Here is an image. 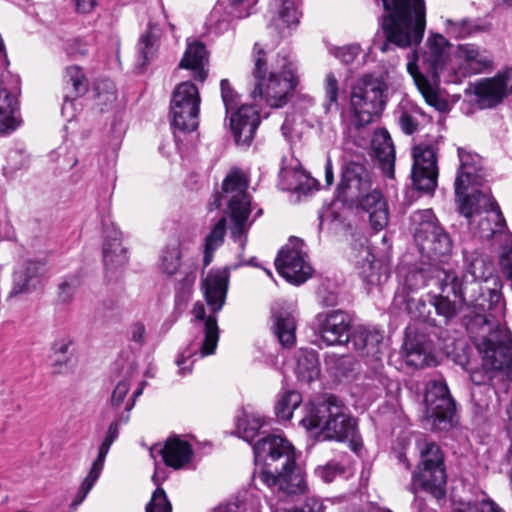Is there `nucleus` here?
I'll return each mask as SVG.
<instances>
[{"label":"nucleus","mask_w":512,"mask_h":512,"mask_svg":"<svg viewBox=\"0 0 512 512\" xmlns=\"http://www.w3.org/2000/svg\"><path fill=\"white\" fill-rule=\"evenodd\" d=\"M254 460L258 472L253 481L268 487H276L287 496L304 494L307 484L302 472L295 466V452L292 444L282 435L271 434L253 446Z\"/></svg>","instance_id":"1"},{"label":"nucleus","mask_w":512,"mask_h":512,"mask_svg":"<svg viewBox=\"0 0 512 512\" xmlns=\"http://www.w3.org/2000/svg\"><path fill=\"white\" fill-rule=\"evenodd\" d=\"M480 326L475 338L476 348L481 355V368L470 372L471 381L476 385L490 384L512 378V335L499 324L490 323L487 316H477L470 329Z\"/></svg>","instance_id":"2"},{"label":"nucleus","mask_w":512,"mask_h":512,"mask_svg":"<svg viewBox=\"0 0 512 512\" xmlns=\"http://www.w3.org/2000/svg\"><path fill=\"white\" fill-rule=\"evenodd\" d=\"M252 60V98L255 101L259 98L272 108L285 106L298 83L293 63L286 55L278 54L269 64L267 52L260 43L253 47Z\"/></svg>","instance_id":"3"},{"label":"nucleus","mask_w":512,"mask_h":512,"mask_svg":"<svg viewBox=\"0 0 512 512\" xmlns=\"http://www.w3.org/2000/svg\"><path fill=\"white\" fill-rule=\"evenodd\" d=\"M337 192L344 201L358 205L368 214L374 231H381L387 226V202L374 187L371 174L362 163L350 161L343 166Z\"/></svg>","instance_id":"4"},{"label":"nucleus","mask_w":512,"mask_h":512,"mask_svg":"<svg viewBox=\"0 0 512 512\" xmlns=\"http://www.w3.org/2000/svg\"><path fill=\"white\" fill-rule=\"evenodd\" d=\"M435 277L439 284V294H428V301L434 307L436 314L444 319L445 322L455 318L463 307L472 305L477 316H483L480 312L499 309L502 311L503 304L501 294L495 289H489L488 298L481 294L479 296L469 294L463 289V283H459L457 273L452 270H435ZM490 323H492V314H485Z\"/></svg>","instance_id":"5"},{"label":"nucleus","mask_w":512,"mask_h":512,"mask_svg":"<svg viewBox=\"0 0 512 512\" xmlns=\"http://www.w3.org/2000/svg\"><path fill=\"white\" fill-rule=\"evenodd\" d=\"M382 3L386 41L379 45V49L385 53L391 44L400 48L417 46L426 26L424 0H382Z\"/></svg>","instance_id":"6"},{"label":"nucleus","mask_w":512,"mask_h":512,"mask_svg":"<svg viewBox=\"0 0 512 512\" xmlns=\"http://www.w3.org/2000/svg\"><path fill=\"white\" fill-rule=\"evenodd\" d=\"M301 424L307 430H318L323 439L343 441L350 439L352 449L358 453L361 443L355 441L356 422L334 396H327L307 407Z\"/></svg>","instance_id":"7"},{"label":"nucleus","mask_w":512,"mask_h":512,"mask_svg":"<svg viewBox=\"0 0 512 512\" xmlns=\"http://www.w3.org/2000/svg\"><path fill=\"white\" fill-rule=\"evenodd\" d=\"M448 42L440 34H432L427 39V48L421 57L422 67L431 74L433 79L440 76L446 66ZM407 71L412 76L413 81L421 93L426 103L434 107L437 111L444 112L448 109L447 101L442 97L439 86L435 80L430 81L415 62V53L413 59L407 63Z\"/></svg>","instance_id":"8"},{"label":"nucleus","mask_w":512,"mask_h":512,"mask_svg":"<svg viewBox=\"0 0 512 512\" xmlns=\"http://www.w3.org/2000/svg\"><path fill=\"white\" fill-rule=\"evenodd\" d=\"M248 179L240 170H232L223 180L222 193L216 196L214 208H219L220 200L227 201L230 218V232L234 241L241 247L246 243V234L253 221L249 219L251 214V199L247 193Z\"/></svg>","instance_id":"9"},{"label":"nucleus","mask_w":512,"mask_h":512,"mask_svg":"<svg viewBox=\"0 0 512 512\" xmlns=\"http://www.w3.org/2000/svg\"><path fill=\"white\" fill-rule=\"evenodd\" d=\"M459 212L468 220L473 234L482 239H491L502 233L506 222L496 201L487 193L475 191L460 199Z\"/></svg>","instance_id":"10"},{"label":"nucleus","mask_w":512,"mask_h":512,"mask_svg":"<svg viewBox=\"0 0 512 512\" xmlns=\"http://www.w3.org/2000/svg\"><path fill=\"white\" fill-rule=\"evenodd\" d=\"M388 86L380 77L365 75L353 85L350 110L358 128L372 123L384 110Z\"/></svg>","instance_id":"11"},{"label":"nucleus","mask_w":512,"mask_h":512,"mask_svg":"<svg viewBox=\"0 0 512 512\" xmlns=\"http://www.w3.org/2000/svg\"><path fill=\"white\" fill-rule=\"evenodd\" d=\"M418 447L421 462L418 471L412 476L413 490L416 492L421 488L435 497H441L446 485L443 453L434 442L422 441L418 443Z\"/></svg>","instance_id":"12"},{"label":"nucleus","mask_w":512,"mask_h":512,"mask_svg":"<svg viewBox=\"0 0 512 512\" xmlns=\"http://www.w3.org/2000/svg\"><path fill=\"white\" fill-rule=\"evenodd\" d=\"M415 225L414 238L421 254L429 259L446 256L452 249L448 234L438 224L430 209L417 211L412 217Z\"/></svg>","instance_id":"13"},{"label":"nucleus","mask_w":512,"mask_h":512,"mask_svg":"<svg viewBox=\"0 0 512 512\" xmlns=\"http://www.w3.org/2000/svg\"><path fill=\"white\" fill-rule=\"evenodd\" d=\"M201 98L198 88L185 81L176 86L171 100L172 126L183 132L194 131L199 124Z\"/></svg>","instance_id":"14"},{"label":"nucleus","mask_w":512,"mask_h":512,"mask_svg":"<svg viewBox=\"0 0 512 512\" xmlns=\"http://www.w3.org/2000/svg\"><path fill=\"white\" fill-rule=\"evenodd\" d=\"M424 402L427 417L432 420L434 427L446 429L450 426L455 412V403L442 378L427 383Z\"/></svg>","instance_id":"15"},{"label":"nucleus","mask_w":512,"mask_h":512,"mask_svg":"<svg viewBox=\"0 0 512 512\" xmlns=\"http://www.w3.org/2000/svg\"><path fill=\"white\" fill-rule=\"evenodd\" d=\"M303 242L298 238H292L280 250L275 260L277 271L288 282L301 284L312 274V267L306 261V255L302 251Z\"/></svg>","instance_id":"16"},{"label":"nucleus","mask_w":512,"mask_h":512,"mask_svg":"<svg viewBox=\"0 0 512 512\" xmlns=\"http://www.w3.org/2000/svg\"><path fill=\"white\" fill-rule=\"evenodd\" d=\"M437 148L434 144L420 143L413 149L412 180L420 191H433L437 184Z\"/></svg>","instance_id":"17"},{"label":"nucleus","mask_w":512,"mask_h":512,"mask_svg":"<svg viewBox=\"0 0 512 512\" xmlns=\"http://www.w3.org/2000/svg\"><path fill=\"white\" fill-rule=\"evenodd\" d=\"M315 329L327 346L343 345L351 337V319L342 310L321 312L315 316Z\"/></svg>","instance_id":"18"},{"label":"nucleus","mask_w":512,"mask_h":512,"mask_svg":"<svg viewBox=\"0 0 512 512\" xmlns=\"http://www.w3.org/2000/svg\"><path fill=\"white\" fill-rule=\"evenodd\" d=\"M465 259V274L462 279L459 278V283H463V289L469 294L479 296L484 294L483 287L480 282H487L493 277L494 266L492 261L477 251L464 253ZM490 288L487 289L489 291Z\"/></svg>","instance_id":"19"},{"label":"nucleus","mask_w":512,"mask_h":512,"mask_svg":"<svg viewBox=\"0 0 512 512\" xmlns=\"http://www.w3.org/2000/svg\"><path fill=\"white\" fill-rule=\"evenodd\" d=\"M455 61V66L451 70L460 77L480 74L491 68L493 64L490 52L472 43L458 46L455 53Z\"/></svg>","instance_id":"20"},{"label":"nucleus","mask_w":512,"mask_h":512,"mask_svg":"<svg viewBox=\"0 0 512 512\" xmlns=\"http://www.w3.org/2000/svg\"><path fill=\"white\" fill-rule=\"evenodd\" d=\"M459 168L455 179V194L458 202L464 196L469 187L482 184L484 169L481 157L464 148H458Z\"/></svg>","instance_id":"21"},{"label":"nucleus","mask_w":512,"mask_h":512,"mask_svg":"<svg viewBox=\"0 0 512 512\" xmlns=\"http://www.w3.org/2000/svg\"><path fill=\"white\" fill-rule=\"evenodd\" d=\"M229 284L226 268L211 269L201 280V290L212 312H219L225 304Z\"/></svg>","instance_id":"22"},{"label":"nucleus","mask_w":512,"mask_h":512,"mask_svg":"<svg viewBox=\"0 0 512 512\" xmlns=\"http://www.w3.org/2000/svg\"><path fill=\"white\" fill-rule=\"evenodd\" d=\"M46 272V263L42 260H27L19 265L13 274V286L10 296L31 293L36 290Z\"/></svg>","instance_id":"23"},{"label":"nucleus","mask_w":512,"mask_h":512,"mask_svg":"<svg viewBox=\"0 0 512 512\" xmlns=\"http://www.w3.org/2000/svg\"><path fill=\"white\" fill-rule=\"evenodd\" d=\"M510 72H504L492 78L484 79L475 85L474 91L481 108H492L508 95Z\"/></svg>","instance_id":"24"},{"label":"nucleus","mask_w":512,"mask_h":512,"mask_svg":"<svg viewBox=\"0 0 512 512\" xmlns=\"http://www.w3.org/2000/svg\"><path fill=\"white\" fill-rule=\"evenodd\" d=\"M260 123L258 111L250 105H242L230 119L234 139L239 146L250 145Z\"/></svg>","instance_id":"25"},{"label":"nucleus","mask_w":512,"mask_h":512,"mask_svg":"<svg viewBox=\"0 0 512 512\" xmlns=\"http://www.w3.org/2000/svg\"><path fill=\"white\" fill-rule=\"evenodd\" d=\"M435 270H441L437 267H428V268H422V269H413L408 271L404 278L403 282V289L398 290L395 295V302L398 305L405 304L406 308L411 311L412 306L414 304V299L410 298L408 295L405 294L404 290H407L408 292H414L419 290L420 288L424 286H431L436 285L439 286L437 283V279L435 277Z\"/></svg>","instance_id":"26"},{"label":"nucleus","mask_w":512,"mask_h":512,"mask_svg":"<svg viewBox=\"0 0 512 512\" xmlns=\"http://www.w3.org/2000/svg\"><path fill=\"white\" fill-rule=\"evenodd\" d=\"M103 260L107 270L121 268L128 261L127 250L122 245V232L114 224L105 229Z\"/></svg>","instance_id":"27"},{"label":"nucleus","mask_w":512,"mask_h":512,"mask_svg":"<svg viewBox=\"0 0 512 512\" xmlns=\"http://www.w3.org/2000/svg\"><path fill=\"white\" fill-rule=\"evenodd\" d=\"M271 11L273 13L271 25L281 37L290 35L299 24L298 0H274Z\"/></svg>","instance_id":"28"},{"label":"nucleus","mask_w":512,"mask_h":512,"mask_svg":"<svg viewBox=\"0 0 512 512\" xmlns=\"http://www.w3.org/2000/svg\"><path fill=\"white\" fill-rule=\"evenodd\" d=\"M209 52L198 40H188L187 48L179 63L182 69L191 70L195 80L204 82L208 76Z\"/></svg>","instance_id":"29"},{"label":"nucleus","mask_w":512,"mask_h":512,"mask_svg":"<svg viewBox=\"0 0 512 512\" xmlns=\"http://www.w3.org/2000/svg\"><path fill=\"white\" fill-rule=\"evenodd\" d=\"M274 333L284 347H291L296 340V309L292 305L273 312Z\"/></svg>","instance_id":"30"},{"label":"nucleus","mask_w":512,"mask_h":512,"mask_svg":"<svg viewBox=\"0 0 512 512\" xmlns=\"http://www.w3.org/2000/svg\"><path fill=\"white\" fill-rule=\"evenodd\" d=\"M160 453L167 466L181 469L190 463L193 449L186 440L175 436L167 439Z\"/></svg>","instance_id":"31"},{"label":"nucleus","mask_w":512,"mask_h":512,"mask_svg":"<svg viewBox=\"0 0 512 512\" xmlns=\"http://www.w3.org/2000/svg\"><path fill=\"white\" fill-rule=\"evenodd\" d=\"M372 149L382 171L389 178L394 177L395 149L392 139L386 130L375 132Z\"/></svg>","instance_id":"32"},{"label":"nucleus","mask_w":512,"mask_h":512,"mask_svg":"<svg viewBox=\"0 0 512 512\" xmlns=\"http://www.w3.org/2000/svg\"><path fill=\"white\" fill-rule=\"evenodd\" d=\"M357 258L359 273L363 280L371 285L380 284L382 277L380 273L381 264L375 261L370 248L361 243Z\"/></svg>","instance_id":"33"},{"label":"nucleus","mask_w":512,"mask_h":512,"mask_svg":"<svg viewBox=\"0 0 512 512\" xmlns=\"http://www.w3.org/2000/svg\"><path fill=\"white\" fill-rule=\"evenodd\" d=\"M295 372L300 381L310 383L320 374L317 353L313 350L300 349L297 356Z\"/></svg>","instance_id":"34"},{"label":"nucleus","mask_w":512,"mask_h":512,"mask_svg":"<svg viewBox=\"0 0 512 512\" xmlns=\"http://www.w3.org/2000/svg\"><path fill=\"white\" fill-rule=\"evenodd\" d=\"M356 350L364 355H376L380 351L383 336L379 331L358 328L350 337Z\"/></svg>","instance_id":"35"},{"label":"nucleus","mask_w":512,"mask_h":512,"mask_svg":"<svg viewBox=\"0 0 512 512\" xmlns=\"http://www.w3.org/2000/svg\"><path fill=\"white\" fill-rule=\"evenodd\" d=\"M65 79L67 85L72 87L73 92L66 95L62 107V113L65 115L67 110L72 107V100L85 94L88 90V81L78 66H69L66 68Z\"/></svg>","instance_id":"36"},{"label":"nucleus","mask_w":512,"mask_h":512,"mask_svg":"<svg viewBox=\"0 0 512 512\" xmlns=\"http://www.w3.org/2000/svg\"><path fill=\"white\" fill-rule=\"evenodd\" d=\"M159 36L156 30L149 28L140 36L137 46V64L144 68L156 56Z\"/></svg>","instance_id":"37"},{"label":"nucleus","mask_w":512,"mask_h":512,"mask_svg":"<svg viewBox=\"0 0 512 512\" xmlns=\"http://www.w3.org/2000/svg\"><path fill=\"white\" fill-rule=\"evenodd\" d=\"M267 424L266 418L258 412L244 413L236 423V434L239 438L251 442L259 430Z\"/></svg>","instance_id":"38"},{"label":"nucleus","mask_w":512,"mask_h":512,"mask_svg":"<svg viewBox=\"0 0 512 512\" xmlns=\"http://www.w3.org/2000/svg\"><path fill=\"white\" fill-rule=\"evenodd\" d=\"M19 80L10 73L0 75V107L18 108Z\"/></svg>","instance_id":"39"},{"label":"nucleus","mask_w":512,"mask_h":512,"mask_svg":"<svg viewBox=\"0 0 512 512\" xmlns=\"http://www.w3.org/2000/svg\"><path fill=\"white\" fill-rule=\"evenodd\" d=\"M226 233V218H220L217 223L212 227L209 234L204 240V266H208L213 259L214 252L223 244Z\"/></svg>","instance_id":"40"},{"label":"nucleus","mask_w":512,"mask_h":512,"mask_svg":"<svg viewBox=\"0 0 512 512\" xmlns=\"http://www.w3.org/2000/svg\"><path fill=\"white\" fill-rule=\"evenodd\" d=\"M302 403V396L299 392L288 390L281 393L275 404V413L282 421L290 420L293 412Z\"/></svg>","instance_id":"41"},{"label":"nucleus","mask_w":512,"mask_h":512,"mask_svg":"<svg viewBox=\"0 0 512 512\" xmlns=\"http://www.w3.org/2000/svg\"><path fill=\"white\" fill-rule=\"evenodd\" d=\"M404 360L407 365L423 368L431 365L433 358L427 350L417 341L408 340L404 344Z\"/></svg>","instance_id":"42"},{"label":"nucleus","mask_w":512,"mask_h":512,"mask_svg":"<svg viewBox=\"0 0 512 512\" xmlns=\"http://www.w3.org/2000/svg\"><path fill=\"white\" fill-rule=\"evenodd\" d=\"M204 328L205 336L200 347L201 357L213 354L215 352L219 340L217 320L214 316H209L206 319Z\"/></svg>","instance_id":"43"},{"label":"nucleus","mask_w":512,"mask_h":512,"mask_svg":"<svg viewBox=\"0 0 512 512\" xmlns=\"http://www.w3.org/2000/svg\"><path fill=\"white\" fill-rule=\"evenodd\" d=\"M325 365L332 374L341 377L353 371L356 363L351 356L329 354L325 358Z\"/></svg>","instance_id":"44"},{"label":"nucleus","mask_w":512,"mask_h":512,"mask_svg":"<svg viewBox=\"0 0 512 512\" xmlns=\"http://www.w3.org/2000/svg\"><path fill=\"white\" fill-rule=\"evenodd\" d=\"M477 31V25L467 18L458 20L447 19L445 22V32L451 38L463 39Z\"/></svg>","instance_id":"45"},{"label":"nucleus","mask_w":512,"mask_h":512,"mask_svg":"<svg viewBox=\"0 0 512 512\" xmlns=\"http://www.w3.org/2000/svg\"><path fill=\"white\" fill-rule=\"evenodd\" d=\"M72 346L73 341L69 337H62L56 339L52 343V355L54 358V363L61 370L63 367H66L72 358Z\"/></svg>","instance_id":"46"},{"label":"nucleus","mask_w":512,"mask_h":512,"mask_svg":"<svg viewBox=\"0 0 512 512\" xmlns=\"http://www.w3.org/2000/svg\"><path fill=\"white\" fill-rule=\"evenodd\" d=\"M324 102L323 107L326 112H330L333 108H338L339 83L333 73H328L324 79Z\"/></svg>","instance_id":"47"},{"label":"nucleus","mask_w":512,"mask_h":512,"mask_svg":"<svg viewBox=\"0 0 512 512\" xmlns=\"http://www.w3.org/2000/svg\"><path fill=\"white\" fill-rule=\"evenodd\" d=\"M256 2L257 0H222L221 5H226L225 9L230 17L242 19L250 15Z\"/></svg>","instance_id":"48"},{"label":"nucleus","mask_w":512,"mask_h":512,"mask_svg":"<svg viewBox=\"0 0 512 512\" xmlns=\"http://www.w3.org/2000/svg\"><path fill=\"white\" fill-rule=\"evenodd\" d=\"M195 280L196 273L189 272L186 273L185 276L178 283L175 296V301L178 306L186 305V303L188 302L193 291Z\"/></svg>","instance_id":"49"},{"label":"nucleus","mask_w":512,"mask_h":512,"mask_svg":"<svg viewBox=\"0 0 512 512\" xmlns=\"http://www.w3.org/2000/svg\"><path fill=\"white\" fill-rule=\"evenodd\" d=\"M21 124L18 108L4 109L0 107V133L7 134L16 130Z\"/></svg>","instance_id":"50"},{"label":"nucleus","mask_w":512,"mask_h":512,"mask_svg":"<svg viewBox=\"0 0 512 512\" xmlns=\"http://www.w3.org/2000/svg\"><path fill=\"white\" fill-rule=\"evenodd\" d=\"M181 253L177 247L167 248L162 256L160 267L163 272L173 275L180 267Z\"/></svg>","instance_id":"51"},{"label":"nucleus","mask_w":512,"mask_h":512,"mask_svg":"<svg viewBox=\"0 0 512 512\" xmlns=\"http://www.w3.org/2000/svg\"><path fill=\"white\" fill-rule=\"evenodd\" d=\"M146 512H172L171 503L162 488L154 491L150 502L146 505Z\"/></svg>","instance_id":"52"},{"label":"nucleus","mask_w":512,"mask_h":512,"mask_svg":"<svg viewBox=\"0 0 512 512\" xmlns=\"http://www.w3.org/2000/svg\"><path fill=\"white\" fill-rule=\"evenodd\" d=\"M79 286V279L75 276L63 280L58 287V298L62 303H69Z\"/></svg>","instance_id":"53"},{"label":"nucleus","mask_w":512,"mask_h":512,"mask_svg":"<svg viewBox=\"0 0 512 512\" xmlns=\"http://www.w3.org/2000/svg\"><path fill=\"white\" fill-rule=\"evenodd\" d=\"M332 54L345 64L352 63L360 53V46L357 44L337 47L331 50Z\"/></svg>","instance_id":"54"},{"label":"nucleus","mask_w":512,"mask_h":512,"mask_svg":"<svg viewBox=\"0 0 512 512\" xmlns=\"http://www.w3.org/2000/svg\"><path fill=\"white\" fill-rule=\"evenodd\" d=\"M325 506L315 496L307 497L303 510H289L280 506H271V512H324Z\"/></svg>","instance_id":"55"},{"label":"nucleus","mask_w":512,"mask_h":512,"mask_svg":"<svg viewBox=\"0 0 512 512\" xmlns=\"http://www.w3.org/2000/svg\"><path fill=\"white\" fill-rule=\"evenodd\" d=\"M97 480V477L87 474V476L82 481L73 502L71 503L72 510H75L84 501Z\"/></svg>","instance_id":"56"},{"label":"nucleus","mask_w":512,"mask_h":512,"mask_svg":"<svg viewBox=\"0 0 512 512\" xmlns=\"http://www.w3.org/2000/svg\"><path fill=\"white\" fill-rule=\"evenodd\" d=\"M316 475L326 483L332 482L337 475L343 474L344 469L336 463H328L315 469Z\"/></svg>","instance_id":"57"},{"label":"nucleus","mask_w":512,"mask_h":512,"mask_svg":"<svg viewBox=\"0 0 512 512\" xmlns=\"http://www.w3.org/2000/svg\"><path fill=\"white\" fill-rule=\"evenodd\" d=\"M221 96L226 109V112L229 113L236 106L237 94L232 89L229 81L227 79L221 80Z\"/></svg>","instance_id":"58"},{"label":"nucleus","mask_w":512,"mask_h":512,"mask_svg":"<svg viewBox=\"0 0 512 512\" xmlns=\"http://www.w3.org/2000/svg\"><path fill=\"white\" fill-rule=\"evenodd\" d=\"M465 512H504L491 499H483L480 502L468 503Z\"/></svg>","instance_id":"59"},{"label":"nucleus","mask_w":512,"mask_h":512,"mask_svg":"<svg viewBox=\"0 0 512 512\" xmlns=\"http://www.w3.org/2000/svg\"><path fill=\"white\" fill-rule=\"evenodd\" d=\"M110 447H111L110 445L102 442V444L99 448L98 456L94 460L92 467H91L90 471L88 472V474L99 478V476L102 472L103 466H104L105 458L109 452Z\"/></svg>","instance_id":"60"},{"label":"nucleus","mask_w":512,"mask_h":512,"mask_svg":"<svg viewBox=\"0 0 512 512\" xmlns=\"http://www.w3.org/2000/svg\"><path fill=\"white\" fill-rule=\"evenodd\" d=\"M401 130L406 134L414 133L418 128V121L416 117L407 111H403L398 119Z\"/></svg>","instance_id":"61"},{"label":"nucleus","mask_w":512,"mask_h":512,"mask_svg":"<svg viewBox=\"0 0 512 512\" xmlns=\"http://www.w3.org/2000/svg\"><path fill=\"white\" fill-rule=\"evenodd\" d=\"M130 390V384L126 380L120 381L113 390L111 396V403L114 407H118L124 400L128 391Z\"/></svg>","instance_id":"62"},{"label":"nucleus","mask_w":512,"mask_h":512,"mask_svg":"<svg viewBox=\"0 0 512 512\" xmlns=\"http://www.w3.org/2000/svg\"><path fill=\"white\" fill-rule=\"evenodd\" d=\"M129 419V416L126 415V416H122L120 417V419L118 420H114L110 425H109V428L107 430V433H106V436L103 440L104 443L108 444V445H112L113 442L117 439L118 435H119V426L121 423H126Z\"/></svg>","instance_id":"63"},{"label":"nucleus","mask_w":512,"mask_h":512,"mask_svg":"<svg viewBox=\"0 0 512 512\" xmlns=\"http://www.w3.org/2000/svg\"><path fill=\"white\" fill-rule=\"evenodd\" d=\"M192 356V352H183L181 355L178 356L176 360V364L178 366V373L181 376H185L192 371V365L193 361L190 360Z\"/></svg>","instance_id":"64"}]
</instances>
